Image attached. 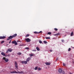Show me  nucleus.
Listing matches in <instances>:
<instances>
[{"instance_id":"obj_22","label":"nucleus","mask_w":74,"mask_h":74,"mask_svg":"<svg viewBox=\"0 0 74 74\" xmlns=\"http://www.w3.org/2000/svg\"><path fill=\"white\" fill-rule=\"evenodd\" d=\"M46 39H50V38H51L50 37H46L45 38Z\"/></svg>"},{"instance_id":"obj_35","label":"nucleus","mask_w":74,"mask_h":74,"mask_svg":"<svg viewBox=\"0 0 74 74\" xmlns=\"http://www.w3.org/2000/svg\"><path fill=\"white\" fill-rule=\"evenodd\" d=\"M39 33H42V31H40L39 32H38Z\"/></svg>"},{"instance_id":"obj_16","label":"nucleus","mask_w":74,"mask_h":74,"mask_svg":"<svg viewBox=\"0 0 74 74\" xmlns=\"http://www.w3.org/2000/svg\"><path fill=\"white\" fill-rule=\"evenodd\" d=\"M37 69H38V67H37V66L35 68L34 70H37Z\"/></svg>"},{"instance_id":"obj_27","label":"nucleus","mask_w":74,"mask_h":74,"mask_svg":"<svg viewBox=\"0 0 74 74\" xmlns=\"http://www.w3.org/2000/svg\"><path fill=\"white\" fill-rule=\"evenodd\" d=\"M4 41H1V44H3V43H4Z\"/></svg>"},{"instance_id":"obj_31","label":"nucleus","mask_w":74,"mask_h":74,"mask_svg":"<svg viewBox=\"0 0 74 74\" xmlns=\"http://www.w3.org/2000/svg\"><path fill=\"white\" fill-rule=\"evenodd\" d=\"M65 73H64V71H62V74H64Z\"/></svg>"},{"instance_id":"obj_20","label":"nucleus","mask_w":74,"mask_h":74,"mask_svg":"<svg viewBox=\"0 0 74 74\" xmlns=\"http://www.w3.org/2000/svg\"><path fill=\"white\" fill-rule=\"evenodd\" d=\"M29 34H27L26 36H25V37H29Z\"/></svg>"},{"instance_id":"obj_6","label":"nucleus","mask_w":74,"mask_h":74,"mask_svg":"<svg viewBox=\"0 0 74 74\" xmlns=\"http://www.w3.org/2000/svg\"><path fill=\"white\" fill-rule=\"evenodd\" d=\"M25 40L27 42H30L31 41V40H30L29 38H27L25 39Z\"/></svg>"},{"instance_id":"obj_4","label":"nucleus","mask_w":74,"mask_h":74,"mask_svg":"<svg viewBox=\"0 0 74 74\" xmlns=\"http://www.w3.org/2000/svg\"><path fill=\"white\" fill-rule=\"evenodd\" d=\"M12 51V49H11V48H9L8 49L7 51L6 52V53H8V52H11Z\"/></svg>"},{"instance_id":"obj_1","label":"nucleus","mask_w":74,"mask_h":74,"mask_svg":"<svg viewBox=\"0 0 74 74\" xmlns=\"http://www.w3.org/2000/svg\"><path fill=\"white\" fill-rule=\"evenodd\" d=\"M16 36H17V34H15L13 35L12 36H11L8 37V38L7 39V40H11L9 43V44H10V43H11V40H12V39L13 38L15 37H16Z\"/></svg>"},{"instance_id":"obj_38","label":"nucleus","mask_w":74,"mask_h":74,"mask_svg":"<svg viewBox=\"0 0 74 74\" xmlns=\"http://www.w3.org/2000/svg\"><path fill=\"white\" fill-rule=\"evenodd\" d=\"M10 54H9L8 56H10Z\"/></svg>"},{"instance_id":"obj_2","label":"nucleus","mask_w":74,"mask_h":74,"mask_svg":"<svg viewBox=\"0 0 74 74\" xmlns=\"http://www.w3.org/2000/svg\"><path fill=\"white\" fill-rule=\"evenodd\" d=\"M11 73H16L17 74L18 73L19 74H24V72L23 71H21L20 72H16V71H13L11 72Z\"/></svg>"},{"instance_id":"obj_18","label":"nucleus","mask_w":74,"mask_h":74,"mask_svg":"<svg viewBox=\"0 0 74 74\" xmlns=\"http://www.w3.org/2000/svg\"><path fill=\"white\" fill-rule=\"evenodd\" d=\"M39 42L40 44H42V42L41 40H39Z\"/></svg>"},{"instance_id":"obj_11","label":"nucleus","mask_w":74,"mask_h":74,"mask_svg":"<svg viewBox=\"0 0 74 74\" xmlns=\"http://www.w3.org/2000/svg\"><path fill=\"white\" fill-rule=\"evenodd\" d=\"M6 37L5 36H0V39H4V38H5Z\"/></svg>"},{"instance_id":"obj_39","label":"nucleus","mask_w":74,"mask_h":74,"mask_svg":"<svg viewBox=\"0 0 74 74\" xmlns=\"http://www.w3.org/2000/svg\"><path fill=\"white\" fill-rule=\"evenodd\" d=\"M62 42H63V40H62Z\"/></svg>"},{"instance_id":"obj_8","label":"nucleus","mask_w":74,"mask_h":74,"mask_svg":"<svg viewBox=\"0 0 74 74\" xmlns=\"http://www.w3.org/2000/svg\"><path fill=\"white\" fill-rule=\"evenodd\" d=\"M12 44H14L15 45H18V43L16 42V41H13L12 42Z\"/></svg>"},{"instance_id":"obj_12","label":"nucleus","mask_w":74,"mask_h":74,"mask_svg":"<svg viewBox=\"0 0 74 74\" xmlns=\"http://www.w3.org/2000/svg\"><path fill=\"white\" fill-rule=\"evenodd\" d=\"M31 60V58L29 57L27 59L26 61L28 62L29 60Z\"/></svg>"},{"instance_id":"obj_14","label":"nucleus","mask_w":74,"mask_h":74,"mask_svg":"<svg viewBox=\"0 0 74 74\" xmlns=\"http://www.w3.org/2000/svg\"><path fill=\"white\" fill-rule=\"evenodd\" d=\"M36 49L38 51H40V48H38V47H36Z\"/></svg>"},{"instance_id":"obj_3","label":"nucleus","mask_w":74,"mask_h":74,"mask_svg":"<svg viewBox=\"0 0 74 74\" xmlns=\"http://www.w3.org/2000/svg\"><path fill=\"white\" fill-rule=\"evenodd\" d=\"M15 66L16 69H18V63L16 62L15 61L14 62Z\"/></svg>"},{"instance_id":"obj_37","label":"nucleus","mask_w":74,"mask_h":74,"mask_svg":"<svg viewBox=\"0 0 74 74\" xmlns=\"http://www.w3.org/2000/svg\"><path fill=\"white\" fill-rule=\"evenodd\" d=\"M57 34H54V36H58L57 35Z\"/></svg>"},{"instance_id":"obj_26","label":"nucleus","mask_w":74,"mask_h":74,"mask_svg":"<svg viewBox=\"0 0 74 74\" xmlns=\"http://www.w3.org/2000/svg\"><path fill=\"white\" fill-rule=\"evenodd\" d=\"M54 29L56 31H58V29L55 28Z\"/></svg>"},{"instance_id":"obj_30","label":"nucleus","mask_w":74,"mask_h":74,"mask_svg":"<svg viewBox=\"0 0 74 74\" xmlns=\"http://www.w3.org/2000/svg\"><path fill=\"white\" fill-rule=\"evenodd\" d=\"M58 60V58H56V62H57V61Z\"/></svg>"},{"instance_id":"obj_23","label":"nucleus","mask_w":74,"mask_h":74,"mask_svg":"<svg viewBox=\"0 0 74 74\" xmlns=\"http://www.w3.org/2000/svg\"><path fill=\"white\" fill-rule=\"evenodd\" d=\"M43 42H44L45 44H47V42L46 41H43Z\"/></svg>"},{"instance_id":"obj_15","label":"nucleus","mask_w":74,"mask_h":74,"mask_svg":"<svg viewBox=\"0 0 74 74\" xmlns=\"http://www.w3.org/2000/svg\"><path fill=\"white\" fill-rule=\"evenodd\" d=\"M21 54H22V53L20 52H18L17 53V54L18 55H21Z\"/></svg>"},{"instance_id":"obj_10","label":"nucleus","mask_w":74,"mask_h":74,"mask_svg":"<svg viewBox=\"0 0 74 74\" xmlns=\"http://www.w3.org/2000/svg\"><path fill=\"white\" fill-rule=\"evenodd\" d=\"M45 64H46V65L47 66H49V65H50V64H51V63H50V62H45Z\"/></svg>"},{"instance_id":"obj_21","label":"nucleus","mask_w":74,"mask_h":74,"mask_svg":"<svg viewBox=\"0 0 74 74\" xmlns=\"http://www.w3.org/2000/svg\"><path fill=\"white\" fill-rule=\"evenodd\" d=\"M25 49H29V48L28 47H26L25 48Z\"/></svg>"},{"instance_id":"obj_34","label":"nucleus","mask_w":74,"mask_h":74,"mask_svg":"<svg viewBox=\"0 0 74 74\" xmlns=\"http://www.w3.org/2000/svg\"><path fill=\"white\" fill-rule=\"evenodd\" d=\"M32 51H36V50H32Z\"/></svg>"},{"instance_id":"obj_19","label":"nucleus","mask_w":74,"mask_h":74,"mask_svg":"<svg viewBox=\"0 0 74 74\" xmlns=\"http://www.w3.org/2000/svg\"><path fill=\"white\" fill-rule=\"evenodd\" d=\"M73 32H72L70 36H73Z\"/></svg>"},{"instance_id":"obj_7","label":"nucleus","mask_w":74,"mask_h":74,"mask_svg":"<svg viewBox=\"0 0 74 74\" xmlns=\"http://www.w3.org/2000/svg\"><path fill=\"white\" fill-rule=\"evenodd\" d=\"M21 63H22V64H27V61H22L21 62Z\"/></svg>"},{"instance_id":"obj_13","label":"nucleus","mask_w":74,"mask_h":74,"mask_svg":"<svg viewBox=\"0 0 74 74\" xmlns=\"http://www.w3.org/2000/svg\"><path fill=\"white\" fill-rule=\"evenodd\" d=\"M1 55H3V56H5V53L3 52L1 53Z\"/></svg>"},{"instance_id":"obj_28","label":"nucleus","mask_w":74,"mask_h":74,"mask_svg":"<svg viewBox=\"0 0 74 74\" xmlns=\"http://www.w3.org/2000/svg\"><path fill=\"white\" fill-rule=\"evenodd\" d=\"M68 51H71V49L70 48H69L68 49Z\"/></svg>"},{"instance_id":"obj_5","label":"nucleus","mask_w":74,"mask_h":74,"mask_svg":"<svg viewBox=\"0 0 74 74\" xmlns=\"http://www.w3.org/2000/svg\"><path fill=\"white\" fill-rule=\"evenodd\" d=\"M3 60H4L6 62H8V61H9L8 60V59L7 58H6L5 57H3Z\"/></svg>"},{"instance_id":"obj_40","label":"nucleus","mask_w":74,"mask_h":74,"mask_svg":"<svg viewBox=\"0 0 74 74\" xmlns=\"http://www.w3.org/2000/svg\"><path fill=\"white\" fill-rule=\"evenodd\" d=\"M73 48H74V47H73Z\"/></svg>"},{"instance_id":"obj_17","label":"nucleus","mask_w":74,"mask_h":74,"mask_svg":"<svg viewBox=\"0 0 74 74\" xmlns=\"http://www.w3.org/2000/svg\"><path fill=\"white\" fill-rule=\"evenodd\" d=\"M34 34H39V33H38L37 32H34Z\"/></svg>"},{"instance_id":"obj_36","label":"nucleus","mask_w":74,"mask_h":74,"mask_svg":"<svg viewBox=\"0 0 74 74\" xmlns=\"http://www.w3.org/2000/svg\"><path fill=\"white\" fill-rule=\"evenodd\" d=\"M52 50H50V52H52Z\"/></svg>"},{"instance_id":"obj_33","label":"nucleus","mask_w":74,"mask_h":74,"mask_svg":"<svg viewBox=\"0 0 74 74\" xmlns=\"http://www.w3.org/2000/svg\"><path fill=\"white\" fill-rule=\"evenodd\" d=\"M57 36L58 35H60V33H58L57 34Z\"/></svg>"},{"instance_id":"obj_25","label":"nucleus","mask_w":74,"mask_h":74,"mask_svg":"<svg viewBox=\"0 0 74 74\" xmlns=\"http://www.w3.org/2000/svg\"><path fill=\"white\" fill-rule=\"evenodd\" d=\"M38 71H40L41 70V68H38Z\"/></svg>"},{"instance_id":"obj_29","label":"nucleus","mask_w":74,"mask_h":74,"mask_svg":"<svg viewBox=\"0 0 74 74\" xmlns=\"http://www.w3.org/2000/svg\"><path fill=\"white\" fill-rule=\"evenodd\" d=\"M63 65L64 66H66V64H64V63H63Z\"/></svg>"},{"instance_id":"obj_32","label":"nucleus","mask_w":74,"mask_h":74,"mask_svg":"<svg viewBox=\"0 0 74 74\" xmlns=\"http://www.w3.org/2000/svg\"><path fill=\"white\" fill-rule=\"evenodd\" d=\"M30 56H33V55L32 54H31L30 55Z\"/></svg>"},{"instance_id":"obj_9","label":"nucleus","mask_w":74,"mask_h":74,"mask_svg":"<svg viewBox=\"0 0 74 74\" xmlns=\"http://www.w3.org/2000/svg\"><path fill=\"white\" fill-rule=\"evenodd\" d=\"M58 72L60 73H62V69L61 68H60L59 69Z\"/></svg>"},{"instance_id":"obj_24","label":"nucleus","mask_w":74,"mask_h":74,"mask_svg":"<svg viewBox=\"0 0 74 74\" xmlns=\"http://www.w3.org/2000/svg\"><path fill=\"white\" fill-rule=\"evenodd\" d=\"M47 34H49V35H50L51 34V32H48L47 33Z\"/></svg>"}]
</instances>
